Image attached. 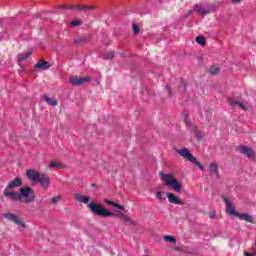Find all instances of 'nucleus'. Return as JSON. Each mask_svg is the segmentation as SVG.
I'll return each instance as SVG.
<instances>
[{
	"label": "nucleus",
	"mask_w": 256,
	"mask_h": 256,
	"mask_svg": "<svg viewBox=\"0 0 256 256\" xmlns=\"http://www.w3.org/2000/svg\"><path fill=\"white\" fill-rule=\"evenodd\" d=\"M4 219H7V221H10L11 223H15V225H18V227H22V229H26L27 225L23 220L17 216L14 213H5L3 214Z\"/></svg>",
	"instance_id": "6"
},
{
	"label": "nucleus",
	"mask_w": 256,
	"mask_h": 256,
	"mask_svg": "<svg viewBox=\"0 0 256 256\" xmlns=\"http://www.w3.org/2000/svg\"><path fill=\"white\" fill-rule=\"evenodd\" d=\"M51 203L55 205L56 203H59L61 201V196H55L50 199Z\"/></svg>",
	"instance_id": "33"
},
{
	"label": "nucleus",
	"mask_w": 256,
	"mask_h": 256,
	"mask_svg": "<svg viewBox=\"0 0 256 256\" xmlns=\"http://www.w3.org/2000/svg\"><path fill=\"white\" fill-rule=\"evenodd\" d=\"M89 81H91L90 77L79 78L77 76H72L70 78L71 85H74L75 87H77L79 85H83L85 83H89Z\"/></svg>",
	"instance_id": "10"
},
{
	"label": "nucleus",
	"mask_w": 256,
	"mask_h": 256,
	"mask_svg": "<svg viewBox=\"0 0 256 256\" xmlns=\"http://www.w3.org/2000/svg\"><path fill=\"white\" fill-rule=\"evenodd\" d=\"M184 123H185L187 129H190V131H193V127H197L196 125H193L191 123V118H189V116H185Z\"/></svg>",
	"instance_id": "23"
},
{
	"label": "nucleus",
	"mask_w": 256,
	"mask_h": 256,
	"mask_svg": "<svg viewBox=\"0 0 256 256\" xmlns=\"http://www.w3.org/2000/svg\"><path fill=\"white\" fill-rule=\"evenodd\" d=\"M89 41V39L86 36H81L79 38H76L74 40L75 45H85V43H87Z\"/></svg>",
	"instance_id": "22"
},
{
	"label": "nucleus",
	"mask_w": 256,
	"mask_h": 256,
	"mask_svg": "<svg viewBox=\"0 0 256 256\" xmlns=\"http://www.w3.org/2000/svg\"><path fill=\"white\" fill-rule=\"evenodd\" d=\"M221 71V69L217 66H212L209 70L208 73L209 75H217Z\"/></svg>",
	"instance_id": "28"
},
{
	"label": "nucleus",
	"mask_w": 256,
	"mask_h": 256,
	"mask_svg": "<svg viewBox=\"0 0 256 256\" xmlns=\"http://www.w3.org/2000/svg\"><path fill=\"white\" fill-rule=\"evenodd\" d=\"M35 190L29 186L22 187L17 196L12 201H20V203H33L35 201Z\"/></svg>",
	"instance_id": "2"
},
{
	"label": "nucleus",
	"mask_w": 256,
	"mask_h": 256,
	"mask_svg": "<svg viewBox=\"0 0 256 256\" xmlns=\"http://www.w3.org/2000/svg\"><path fill=\"white\" fill-rule=\"evenodd\" d=\"M192 131H193L195 137L198 138L199 141H201V139H203V134H201V132H199V130H197V126L193 127Z\"/></svg>",
	"instance_id": "29"
},
{
	"label": "nucleus",
	"mask_w": 256,
	"mask_h": 256,
	"mask_svg": "<svg viewBox=\"0 0 256 256\" xmlns=\"http://www.w3.org/2000/svg\"><path fill=\"white\" fill-rule=\"evenodd\" d=\"M43 97L48 105H50L51 107H57L59 102L56 100V98H51L47 95H44Z\"/></svg>",
	"instance_id": "20"
},
{
	"label": "nucleus",
	"mask_w": 256,
	"mask_h": 256,
	"mask_svg": "<svg viewBox=\"0 0 256 256\" xmlns=\"http://www.w3.org/2000/svg\"><path fill=\"white\" fill-rule=\"evenodd\" d=\"M166 196L168 197L169 203H171L172 205H183L182 200L177 198V196H175V194L169 192L166 194Z\"/></svg>",
	"instance_id": "14"
},
{
	"label": "nucleus",
	"mask_w": 256,
	"mask_h": 256,
	"mask_svg": "<svg viewBox=\"0 0 256 256\" xmlns=\"http://www.w3.org/2000/svg\"><path fill=\"white\" fill-rule=\"evenodd\" d=\"M164 241H168V243H173L174 245L177 243V239L175 238V236L171 235H165Z\"/></svg>",
	"instance_id": "27"
},
{
	"label": "nucleus",
	"mask_w": 256,
	"mask_h": 256,
	"mask_svg": "<svg viewBox=\"0 0 256 256\" xmlns=\"http://www.w3.org/2000/svg\"><path fill=\"white\" fill-rule=\"evenodd\" d=\"M36 183H40L43 189H49V185H51V179L45 174H40V177Z\"/></svg>",
	"instance_id": "11"
},
{
	"label": "nucleus",
	"mask_w": 256,
	"mask_h": 256,
	"mask_svg": "<svg viewBox=\"0 0 256 256\" xmlns=\"http://www.w3.org/2000/svg\"><path fill=\"white\" fill-rule=\"evenodd\" d=\"M196 43H198V45H201L202 47H205V45H207V39H205V37L203 36H198L196 37Z\"/></svg>",
	"instance_id": "25"
},
{
	"label": "nucleus",
	"mask_w": 256,
	"mask_h": 256,
	"mask_svg": "<svg viewBox=\"0 0 256 256\" xmlns=\"http://www.w3.org/2000/svg\"><path fill=\"white\" fill-rule=\"evenodd\" d=\"M159 177L161 181L164 182V185L166 187H172L176 193H179L181 191V184L178 180L175 179V176L173 174H165L163 172H159Z\"/></svg>",
	"instance_id": "4"
},
{
	"label": "nucleus",
	"mask_w": 256,
	"mask_h": 256,
	"mask_svg": "<svg viewBox=\"0 0 256 256\" xmlns=\"http://www.w3.org/2000/svg\"><path fill=\"white\" fill-rule=\"evenodd\" d=\"M166 89L168 91V94L171 95V86L170 85H166Z\"/></svg>",
	"instance_id": "36"
},
{
	"label": "nucleus",
	"mask_w": 256,
	"mask_h": 256,
	"mask_svg": "<svg viewBox=\"0 0 256 256\" xmlns=\"http://www.w3.org/2000/svg\"><path fill=\"white\" fill-rule=\"evenodd\" d=\"M71 27H77L79 25H83V21L81 20H74L70 23Z\"/></svg>",
	"instance_id": "31"
},
{
	"label": "nucleus",
	"mask_w": 256,
	"mask_h": 256,
	"mask_svg": "<svg viewBox=\"0 0 256 256\" xmlns=\"http://www.w3.org/2000/svg\"><path fill=\"white\" fill-rule=\"evenodd\" d=\"M236 217H238V219H240V221H246V223L255 224V220H253V216H251V214H248V213H238L236 215Z\"/></svg>",
	"instance_id": "13"
},
{
	"label": "nucleus",
	"mask_w": 256,
	"mask_h": 256,
	"mask_svg": "<svg viewBox=\"0 0 256 256\" xmlns=\"http://www.w3.org/2000/svg\"><path fill=\"white\" fill-rule=\"evenodd\" d=\"M36 69H42V71H45L51 67V64L45 60H40L35 64Z\"/></svg>",
	"instance_id": "18"
},
{
	"label": "nucleus",
	"mask_w": 256,
	"mask_h": 256,
	"mask_svg": "<svg viewBox=\"0 0 256 256\" xmlns=\"http://www.w3.org/2000/svg\"><path fill=\"white\" fill-rule=\"evenodd\" d=\"M49 167H50V169H53V168L63 169L64 166L61 164V162L52 161V162H50Z\"/></svg>",
	"instance_id": "26"
},
{
	"label": "nucleus",
	"mask_w": 256,
	"mask_h": 256,
	"mask_svg": "<svg viewBox=\"0 0 256 256\" xmlns=\"http://www.w3.org/2000/svg\"><path fill=\"white\" fill-rule=\"evenodd\" d=\"M63 9L73 10V9H75V6H73L71 4H67V5L63 6Z\"/></svg>",
	"instance_id": "35"
},
{
	"label": "nucleus",
	"mask_w": 256,
	"mask_h": 256,
	"mask_svg": "<svg viewBox=\"0 0 256 256\" xmlns=\"http://www.w3.org/2000/svg\"><path fill=\"white\" fill-rule=\"evenodd\" d=\"M210 219H215V212L210 213Z\"/></svg>",
	"instance_id": "38"
},
{
	"label": "nucleus",
	"mask_w": 256,
	"mask_h": 256,
	"mask_svg": "<svg viewBox=\"0 0 256 256\" xmlns=\"http://www.w3.org/2000/svg\"><path fill=\"white\" fill-rule=\"evenodd\" d=\"M176 152L178 153V155H180V157H183V159H186V161H189L190 163H193L194 165H196V167H198L200 171L205 170V167H203L201 165V162H199L197 158H195V156L191 154L188 148H182L180 150H176Z\"/></svg>",
	"instance_id": "5"
},
{
	"label": "nucleus",
	"mask_w": 256,
	"mask_h": 256,
	"mask_svg": "<svg viewBox=\"0 0 256 256\" xmlns=\"http://www.w3.org/2000/svg\"><path fill=\"white\" fill-rule=\"evenodd\" d=\"M104 203H107V205H111L112 207H116L117 209H120V211L125 210V206H123V205H121L119 203H116L114 201H111L109 199H105Z\"/></svg>",
	"instance_id": "21"
},
{
	"label": "nucleus",
	"mask_w": 256,
	"mask_h": 256,
	"mask_svg": "<svg viewBox=\"0 0 256 256\" xmlns=\"http://www.w3.org/2000/svg\"><path fill=\"white\" fill-rule=\"evenodd\" d=\"M113 57H115V53L113 51H109L104 54V59H113Z\"/></svg>",
	"instance_id": "30"
},
{
	"label": "nucleus",
	"mask_w": 256,
	"mask_h": 256,
	"mask_svg": "<svg viewBox=\"0 0 256 256\" xmlns=\"http://www.w3.org/2000/svg\"><path fill=\"white\" fill-rule=\"evenodd\" d=\"M21 185H23V180L21 179V177L14 178L5 187V189L3 191L4 197H6L7 199H11V201H13V199L16 198L17 194L19 193V192L13 191V190L17 189L18 187H21Z\"/></svg>",
	"instance_id": "3"
},
{
	"label": "nucleus",
	"mask_w": 256,
	"mask_h": 256,
	"mask_svg": "<svg viewBox=\"0 0 256 256\" xmlns=\"http://www.w3.org/2000/svg\"><path fill=\"white\" fill-rule=\"evenodd\" d=\"M32 52L28 51L26 54H18L17 55V61H18V65L23 69L25 66L22 64L23 61H25V59H29V57H31Z\"/></svg>",
	"instance_id": "16"
},
{
	"label": "nucleus",
	"mask_w": 256,
	"mask_h": 256,
	"mask_svg": "<svg viewBox=\"0 0 256 256\" xmlns=\"http://www.w3.org/2000/svg\"><path fill=\"white\" fill-rule=\"evenodd\" d=\"M223 202L226 205V213L228 215H233L234 217H237L238 213L235 211V208L233 207V204L231 203V200L225 196H222Z\"/></svg>",
	"instance_id": "8"
},
{
	"label": "nucleus",
	"mask_w": 256,
	"mask_h": 256,
	"mask_svg": "<svg viewBox=\"0 0 256 256\" xmlns=\"http://www.w3.org/2000/svg\"><path fill=\"white\" fill-rule=\"evenodd\" d=\"M237 150L242 153V155H246L248 159H255V151H253V148L247 147V146H238Z\"/></svg>",
	"instance_id": "9"
},
{
	"label": "nucleus",
	"mask_w": 256,
	"mask_h": 256,
	"mask_svg": "<svg viewBox=\"0 0 256 256\" xmlns=\"http://www.w3.org/2000/svg\"><path fill=\"white\" fill-rule=\"evenodd\" d=\"M26 175L30 181H33V183H37L39 181V177L41 176V173H39L36 170L30 169L26 171Z\"/></svg>",
	"instance_id": "12"
},
{
	"label": "nucleus",
	"mask_w": 256,
	"mask_h": 256,
	"mask_svg": "<svg viewBox=\"0 0 256 256\" xmlns=\"http://www.w3.org/2000/svg\"><path fill=\"white\" fill-rule=\"evenodd\" d=\"M74 199H76V201H79V203H84V205H87V203H89V196L75 194Z\"/></svg>",
	"instance_id": "19"
},
{
	"label": "nucleus",
	"mask_w": 256,
	"mask_h": 256,
	"mask_svg": "<svg viewBox=\"0 0 256 256\" xmlns=\"http://www.w3.org/2000/svg\"><path fill=\"white\" fill-rule=\"evenodd\" d=\"M76 11H89V9H95V6L77 5Z\"/></svg>",
	"instance_id": "24"
},
{
	"label": "nucleus",
	"mask_w": 256,
	"mask_h": 256,
	"mask_svg": "<svg viewBox=\"0 0 256 256\" xmlns=\"http://www.w3.org/2000/svg\"><path fill=\"white\" fill-rule=\"evenodd\" d=\"M229 104L231 107H239L240 109H242V111H248L247 106L242 102H238L237 100L230 99Z\"/></svg>",
	"instance_id": "17"
},
{
	"label": "nucleus",
	"mask_w": 256,
	"mask_h": 256,
	"mask_svg": "<svg viewBox=\"0 0 256 256\" xmlns=\"http://www.w3.org/2000/svg\"><path fill=\"white\" fill-rule=\"evenodd\" d=\"M244 256H255V254L249 253V252H244Z\"/></svg>",
	"instance_id": "37"
},
{
	"label": "nucleus",
	"mask_w": 256,
	"mask_h": 256,
	"mask_svg": "<svg viewBox=\"0 0 256 256\" xmlns=\"http://www.w3.org/2000/svg\"><path fill=\"white\" fill-rule=\"evenodd\" d=\"M241 0H232V3L238 4Z\"/></svg>",
	"instance_id": "39"
},
{
	"label": "nucleus",
	"mask_w": 256,
	"mask_h": 256,
	"mask_svg": "<svg viewBox=\"0 0 256 256\" xmlns=\"http://www.w3.org/2000/svg\"><path fill=\"white\" fill-rule=\"evenodd\" d=\"M209 173H210V175H215L216 179H220L219 166H217V163H215V162L210 163Z\"/></svg>",
	"instance_id": "15"
},
{
	"label": "nucleus",
	"mask_w": 256,
	"mask_h": 256,
	"mask_svg": "<svg viewBox=\"0 0 256 256\" xmlns=\"http://www.w3.org/2000/svg\"><path fill=\"white\" fill-rule=\"evenodd\" d=\"M139 26L137 24H133V33L134 35H139Z\"/></svg>",
	"instance_id": "34"
},
{
	"label": "nucleus",
	"mask_w": 256,
	"mask_h": 256,
	"mask_svg": "<svg viewBox=\"0 0 256 256\" xmlns=\"http://www.w3.org/2000/svg\"><path fill=\"white\" fill-rule=\"evenodd\" d=\"M88 208L90 209L91 213L93 215H98V217H117L118 219H123L126 223H129L132 225V227H135L137 225V222H135L133 219H131L129 216H126L123 212L113 213L107 209H105L101 204L91 202L88 205Z\"/></svg>",
	"instance_id": "1"
},
{
	"label": "nucleus",
	"mask_w": 256,
	"mask_h": 256,
	"mask_svg": "<svg viewBox=\"0 0 256 256\" xmlns=\"http://www.w3.org/2000/svg\"><path fill=\"white\" fill-rule=\"evenodd\" d=\"M194 11L195 13L199 14L200 17H205V15H209V13H213V11H215V7L211 5L207 7H203L199 4H196L194 6Z\"/></svg>",
	"instance_id": "7"
},
{
	"label": "nucleus",
	"mask_w": 256,
	"mask_h": 256,
	"mask_svg": "<svg viewBox=\"0 0 256 256\" xmlns=\"http://www.w3.org/2000/svg\"><path fill=\"white\" fill-rule=\"evenodd\" d=\"M156 199H159L160 201H165V196H163V193L161 191L156 192Z\"/></svg>",
	"instance_id": "32"
}]
</instances>
